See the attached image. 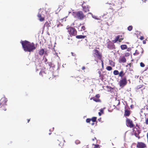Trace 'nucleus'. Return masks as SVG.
Instances as JSON below:
<instances>
[{
    "instance_id": "obj_1",
    "label": "nucleus",
    "mask_w": 148,
    "mask_h": 148,
    "mask_svg": "<svg viewBox=\"0 0 148 148\" xmlns=\"http://www.w3.org/2000/svg\"><path fill=\"white\" fill-rule=\"evenodd\" d=\"M21 43L24 50L25 51L33 52L36 49L35 45L33 42L31 43L25 40L22 41Z\"/></svg>"
},
{
    "instance_id": "obj_2",
    "label": "nucleus",
    "mask_w": 148,
    "mask_h": 148,
    "mask_svg": "<svg viewBox=\"0 0 148 148\" xmlns=\"http://www.w3.org/2000/svg\"><path fill=\"white\" fill-rule=\"evenodd\" d=\"M73 13L75 18L80 20H83L85 17V15L81 11L73 12Z\"/></svg>"
},
{
    "instance_id": "obj_3",
    "label": "nucleus",
    "mask_w": 148,
    "mask_h": 148,
    "mask_svg": "<svg viewBox=\"0 0 148 148\" xmlns=\"http://www.w3.org/2000/svg\"><path fill=\"white\" fill-rule=\"evenodd\" d=\"M45 13H46V11L44 8H40L39 9L37 16L39 18L40 21H42L45 20V17L42 16V15H44Z\"/></svg>"
},
{
    "instance_id": "obj_4",
    "label": "nucleus",
    "mask_w": 148,
    "mask_h": 148,
    "mask_svg": "<svg viewBox=\"0 0 148 148\" xmlns=\"http://www.w3.org/2000/svg\"><path fill=\"white\" fill-rule=\"evenodd\" d=\"M93 55L95 58H97L99 60H101L102 57L101 53L97 49L93 50Z\"/></svg>"
},
{
    "instance_id": "obj_5",
    "label": "nucleus",
    "mask_w": 148,
    "mask_h": 148,
    "mask_svg": "<svg viewBox=\"0 0 148 148\" xmlns=\"http://www.w3.org/2000/svg\"><path fill=\"white\" fill-rule=\"evenodd\" d=\"M68 31L71 36H75L77 34L76 30L73 27H70L68 28Z\"/></svg>"
},
{
    "instance_id": "obj_6",
    "label": "nucleus",
    "mask_w": 148,
    "mask_h": 148,
    "mask_svg": "<svg viewBox=\"0 0 148 148\" xmlns=\"http://www.w3.org/2000/svg\"><path fill=\"white\" fill-rule=\"evenodd\" d=\"M127 78L126 76H125L120 80L119 82V85L121 88L124 87L127 84Z\"/></svg>"
},
{
    "instance_id": "obj_7",
    "label": "nucleus",
    "mask_w": 148,
    "mask_h": 148,
    "mask_svg": "<svg viewBox=\"0 0 148 148\" xmlns=\"http://www.w3.org/2000/svg\"><path fill=\"white\" fill-rule=\"evenodd\" d=\"M126 124L128 127L130 128H133L134 126L132 121L127 117L126 120Z\"/></svg>"
},
{
    "instance_id": "obj_8",
    "label": "nucleus",
    "mask_w": 148,
    "mask_h": 148,
    "mask_svg": "<svg viewBox=\"0 0 148 148\" xmlns=\"http://www.w3.org/2000/svg\"><path fill=\"white\" fill-rule=\"evenodd\" d=\"M124 35H119L116 36L114 40H112V42L114 43H116L117 41L119 42H121L124 39Z\"/></svg>"
},
{
    "instance_id": "obj_9",
    "label": "nucleus",
    "mask_w": 148,
    "mask_h": 148,
    "mask_svg": "<svg viewBox=\"0 0 148 148\" xmlns=\"http://www.w3.org/2000/svg\"><path fill=\"white\" fill-rule=\"evenodd\" d=\"M133 132L134 133V135L138 138V139L140 138V137L139 135V134L141 132V130L138 129L136 127H134L132 129Z\"/></svg>"
},
{
    "instance_id": "obj_10",
    "label": "nucleus",
    "mask_w": 148,
    "mask_h": 148,
    "mask_svg": "<svg viewBox=\"0 0 148 148\" xmlns=\"http://www.w3.org/2000/svg\"><path fill=\"white\" fill-rule=\"evenodd\" d=\"M8 101V99L5 97H2L0 100V103L1 105L3 106H6V103Z\"/></svg>"
},
{
    "instance_id": "obj_11",
    "label": "nucleus",
    "mask_w": 148,
    "mask_h": 148,
    "mask_svg": "<svg viewBox=\"0 0 148 148\" xmlns=\"http://www.w3.org/2000/svg\"><path fill=\"white\" fill-rule=\"evenodd\" d=\"M85 3L84 1L82 5V6L84 12H87L89 11V7L88 5H84V3Z\"/></svg>"
},
{
    "instance_id": "obj_12",
    "label": "nucleus",
    "mask_w": 148,
    "mask_h": 148,
    "mask_svg": "<svg viewBox=\"0 0 148 148\" xmlns=\"http://www.w3.org/2000/svg\"><path fill=\"white\" fill-rule=\"evenodd\" d=\"M146 147V145L142 142H138L136 145V147L138 148H144Z\"/></svg>"
},
{
    "instance_id": "obj_13",
    "label": "nucleus",
    "mask_w": 148,
    "mask_h": 148,
    "mask_svg": "<svg viewBox=\"0 0 148 148\" xmlns=\"http://www.w3.org/2000/svg\"><path fill=\"white\" fill-rule=\"evenodd\" d=\"M74 27H76L74 26ZM77 28L78 30L79 31H84L86 29V27L84 26H82V24L80 23L77 27H76Z\"/></svg>"
},
{
    "instance_id": "obj_14",
    "label": "nucleus",
    "mask_w": 148,
    "mask_h": 148,
    "mask_svg": "<svg viewBox=\"0 0 148 148\" xmlns=\"http://www.w3.org/2000/svg\"><path fill=\"white\" fill-rule=\"evenodd\" d=\"M126 61V60L125 56H123L121 58H120L119 60V62L120 63H125Z\"/></svg>"
},
{
    "instance_id": "obj_15",
    "label": "nucleus",
    "mask_w": 148,
    "mask_h": 148,
    "mask_svg": "<svg viewBox=\"0 0 148 148\" xmlns=\"http://www.w3.org/2000/svg\"><path fill=\"white\" fill-rule=\"evenodd\" d=\"M143 50V49L142 48H140L138 49H137L136 50L135 53H134L133 55H139L140 54L139 51H142ZM140 52L141 53V54H142V52L141 51Z\"/></svg>"
},
{
    "instance_id": "obj_16",
    "label": "nucleus",
    "mask_w": 148,
    "mask_h": 148,
    "mask_svg": "<svg viewBox=\"0 0 148 148\" xmlns=\"http://www.w3.org/2000/svg\"><path fill=\"white\" fill-rule=\"evenodd\" d=\"M130 114V110L127 109L125 110L124 116H129Z\"/></svg>"
},
{
    "instance_id": "obj_17",
    "label": "nucleus",
    "mask_w": 148,
    "mask_h": 148,
    "mask_svg": "<svg viewBox=\"0 0 148 148\" xmlns=\"http://www.w3.org/2000/svg\"><path fill=\"white\" fill-rule=\"evenodd\" d=\"M39 74L42 77H45L46 75V73L43 70L40 71Z\"/></svg>"
},
{
    "instance_id": "obj_18",
    "label": "nucleus",
    "mask_w": 148,
    "mask_h": 148,
    "mask_svg": "<svg viewBox=\"0 0 148 148\" xmlns=\"http://www.w3.org/2000/svg\"><path fill=\"white\" fill-rule=\"evenodd\" d=\"M90 100L92 99L93 101L97 102H100L101 100L99 99H96L95 97H93L90 99Z\"/></svg>"
},
{
    "instance_id": "obj_19",
    "label": "nucleus",
    "mask_w": 148,
    "mask_h": 148,
    "mask_svg": "<svg viewBox=\"0 0 148 148\" xmlns=\"http://www.w3.org/2000/svg\"><path fill=\"white\" fill-rule=\"evenodd\" d=\"M42 66H41V64H38V65L36 66V71H38L39 70H42Z\"/></svg>"
},
{
    "instance_id": "obj_20",
    "label": "nucleus",
    "mask_w": 148,
    "mask_h": 148,
    "mask_svg": "<svg viewBox=\"0 0 148 148\" xmlns=\"http://www.w3.org/2000/svg\"><path fill=\"white\" fill-rule=\"evenodd\" d=\"M76 37L77 39H83L85 38L86 37V36H83V35H77L76 36Z\"/></svg>"
},
{
    "instance_id": "obj_21",
    "label": "nucleus",
    "mask_w": 148,
    "mask_h": 148,
    "mask_svg": "<svg viewBox=\"0 0 148 148\" xmlns=\"http://www.w3.org/2000/svg\"><path fill=\"white\" fill-rule=\"evenodd\" d=\"M50 23H49L47 21H46L45 23L44 27H45V26L46 27L48 28L49 27H50Z\"/></svg>"
},
{
    "instance_id": "obj_22",
    "label": "nucleus",
    "mask_w": 148,
    "mask_h": 148,
    "mask_svg": "<svg viewBox=\"0 0 148 148\" xmlns=\"http://www.w3.org/2000/svg\"><path fill=\"white\" fill-rule=\"evenodd\" d=\"M121 47L122 50H124L127 48V46L126 45H121Z\"/></svg>"
},
{
    "instance_id": "obj_23",
    "label": "nucleus",
    "mask_w": 148,
    "mask_h": 148,
    "mask_svg": "<svg viewBox=\"0 0 148 148\" xmlns=\"http://www.w3.org/2000/svg\"><path fill=\"white\" fill-rule=\"evenodd\" d=\"M125 75V73H124L123 71H121L119 73V76L121 77H122Z\"/></svg>"
},
{
    "instance_id": "obj_24",
    "label": "nucleus",
    "mask_w": 148,
    "mask_h": 148,
    "mask_svg": "<svg viewBox=\"0 0 148 148\" xmlns=\"http://www.w3.org/2000/svg\"><path fill=\"white\" fill-rule=\"evenodd\" d=\"M44 52V50L43 49H40L39 51V54L40 55H42Z\"/></svg>"
},
{
    "instance_id": "obj_25",
    "label": "nucleus",
    "mask_w": 148,
    "mask_h": 148,
    "mask_svg": "<svg viewBox=\"0 0 148 148\" xmlns=\"http://www.w3.org/2000/svg\"><path fill=\"white\" fill-rule=\"evenodd\" d=\"M98 73L99 74V77H100L101 79H103L104 76L103 75L101 74V71H99Z\"/></svg>"
},
{
    "instance_id": "obj_26",
    "label": "nucleus",
    "mask_w": 148,
    "mask_h": 148,
    "mask_svg": "<svg viewBox=\"0 0 148 148\" xmlns=\"http://www.w3.org/2000/svg\"><path fill=\"white\" fill-rule=\"evenodd\" d=\"M119 72L118 70H115L113 71V74L114 75H119Z\"/></svg>"
},
{
    "instance_id": "obj_27",
    "label": "nucleus",
    "mask_w": 148,
    "mask_h": 148,
    "mask_svg": "<svg viewBox=\"0 0 148 148\" xmlns=\"http://www.w3.org/2000/svg\"><path fill=\"white\" fill-rule=\"evenodd\" d=\"M5 106H1V110H4V111L6 110V109L5 108Z\"/></svg>"
},
{
    "instance_id": "obj_28",
    "label": "nucleus",
    "mask_w": 148,
    "mask_h": 148,
    "mask_svg": "<svg viewBox=\"0 0 148 148\" xmlns=\"http://www.w3.org/2000/svg\"><path fill=\"white\" fill-rule=\"evenodd\" d=\"M106 69L108 71H110L112 70V68L111 66H108L106 67Z\"/></svg>"
},
{
    "instance_id": "obj_29",
    "label": "nucleus",
    "mask_w": 148,
    "mask_h": 148,
    "mask_svg": "<svg viewBox=\"0 0 148 148\" xmlns=\"http://www.w3.org/2000/svg\"><path fill=\"white\" fill-rule=\"evenodd\" d=\"M91 119V121H92L93 122H95L96 121L97 117H92Z\"/></svg>"
},
{
    "instance_id": "obj_30",
    "label": "nucleus",
    "mask_w": 148,
    "mask_h": 148,
    "mask_svg": "<svg viewBox=\"0 0 148 148\" xmlns=\"http://www.w3.org/2000/svg\"><path fill=\"white\" fill-rule=\"evenodd\" d=\"M103 113V110L101 109L100 110V112L98 113L99 115L100 116Z\"/></svg>"
},
{
    "instance_id": "obj_31",
    "label": "nucleus",
    "mask_w": 148,
    "mask_h": 148,
    "mask_svg": "<svg viewBox=\"0 0 148 148\" xmlns=\"http://www.w3.org/2000/svg\"><path fill=\"white\" fill-rule=\"evenodd\" d=\"M92 145H94V148H100V146L98 144L94 145L93 144Z\"/></svg>"
},
{
    "instance_id": "obj_32",
    "label": "nucleus",
    "mask_w": 148,
    "mask_h": 148,
    "mask_svg": "<svg viewBox=\"0 0 148 148\" xmlns=\"http://www.w3.org/2000/svg\"><path fill=\"white\" fill-rule=\"evenodd\" d=\"M106 88L109 89L108 90L109 91H111L112 89H113V88L111 87V86H107L106 87Z\"/></svg>"
},
{
    "instance_id": "obj_33",
    "label": "nucleus",
    "mask_w": 148,
    "mask_h": 148,
    "mask_svg": "<svg viewBox=\"0 0 148 148\" xmlns=\"http://www.w3.org/2000/svg\"><path fill=\"white\" fill-rule=\"evenodd\" d=\"M143 87V86L142 85H139L138 86H137L136 89H139L141 88H142Z\"/></svg>"
},
{
    "instance_id": "obj_34",
    "label": "nucleus",
    "mask_w": 148,
    "mask_h": 148,
    "mask_svg": "<svg viewBox=\"0 0 148 148\" xmlns=\"http://www.w3.org/2000/svg\"><path fill=\"white\" fill-rule=\"evenodd\" d=\"M132 28L133 27L132 26H130L128 27L127 29L129 31H130L132 29Z\"/></svg>"
},
{
    "instance_id": "obj_35",
    "label": "nucleus",
    "mask_w": 148,
    "mask_h": 148,
    "mask_svg": "<svg viewBox=\"0 0 148 148\" xmlns=\"http://www.w3.org/2000/svg\"><path fill=\"white\" fill-rule=\"evenodd\" d=\"M110 64L112 65L113 66H114L115 64H114V62H113V61H112L111 60L110 62Z\"/></svg>"
},
{
    "instance_id": "obj_36",
    "label": "nucleus",
    "mask_w": 148,
    "mask_h": 148,
    "mask_svg": "<svg viewBox=\"0 0 148 148\" xmlns=\"http://www.w3.org/2000/svg\"><path fill=\"white\" fill-rule=\"evenodd\" d=\"M140 65L141 67H144L145 66V64L142 62L140 63Z\"/></svg>"
},
{
    "instance_id": "obj_37",
    "label": "nucleus",
    "mask_w": 148,
    "mask_h": 148,
    "mask_svg": "<svg viewBox=\"0 0 148 148\" xmlns=\"http://www.w3.org/2000/svg\"><path fill=\"white\" fill-rule=\"evenodd\" d=\"M130 55V53H129L127 52L125 53V56L126 57H128Z\"/></svg>"
},
{
    "instance_id": "obj_38",
    "label": "nucleus",
    "mask_w": 148,
    "mask_h": 148,
    "mask_svg": "<svg viewBox=\"0 0 148 148\" xmlns=\"http://www.w3.org/2000/svg\"><path fill=\"white\" fill-rule=\"evenodd\" d=\"M95 98H97V99H99L100 97V95L99 94H97L95 97Z\"/></svg>"
},
{
    "instance_id": "obj_39",
    "label": "nucleus",
    "mask_w": 148,
    "mask_h": 148,
    "mask_svg": "<svg viewBox=\"0 0 148 148\" xmlns=\"http://www.w3.org/2000/svg\"><path fill=\"white\" fill-rule=\"evenodd\" d=\"M91 121V119H87L86 120V121L87 123H90Z\"/></svg>"
},
{
    "instance_id": "obj_40",
    "label": "nucleus",
    "mask_w": 148,
    "mask_h": 148,
    "mask_svg": "<svg viewBox=\"0 0 148 148\" xmlns=\"http://www.w3.org/2000/svg\"><path fill=\"white\" fill-rule=\"evenodd\" d=\"M75 142L76 144H77L80 143V141L79 140H77L75 141Z\"/></svg>"
},
{
    "instance_id": "obj_41",
    "label": "nucleus",
    "mask_w": 148,
    "mask_h": 148,
    "mask_svg": "<svg viewBox=\"0 0 148 148\" xmlns=\"http://www.w3.org/2000/svg\"><path fill=\"white\" fill-rule=\"evenodd\" d=\"M145 123L146 124H148V118L146 119H145Z\"/></svg>"
},
{
    "instance_id": "obj_42",
    "label": "nucleus",
    "mask_w": 148,
    "mask_h": 148,
    "mask_svg": "<svg viewBox=\"0 0 148 148\" xmlns=\"http://www.w3.org/2000/svg\"><path fill=\"white\" fill-rule=\"evenodd\" d=\"M47 59L46 58H45L44 59V62H45L46 63V64H47L46 63V62H47Z\"/></svg>"
},
{
    "instance_id": "obj_43",
    "label": "nucleus",
    "mask_w": 148,
    "mask_h": 148,
    "mask_svg": "<svg viewBox=\"0 0 148 148\" xmlns=\"http://www.w3.org/2000/svg\"><path fill=\"white\" fill-rule=\"evenodd\" d=\"M92 140L93 141L96 140V141H97L96 138L95 137H94V138H92Z\"/></svg>"
},
{
    "instance_id": "obj_44",
    "label": "nucleus",
    "mask_w": 148,
    "mask_h": 148,
    "mask_svg": "<svg viewBox=\"0 0 148 148\" xmlns=\"http://www.w3.org/2000/svg\"><path fill=\"white\" fill-rule=\"evenodd\" d=\"M140 39L141 40H142L144 39V37L143 36H141L140 37Z\"/></svg>"
},
{
    "instance_id": "obj_45",
    "label": "nucleus",
    "mask_w": 148,
    "mask_h": 148,
    "mask_svg": "<svg viewBox=\"0 0 148 148\" xmlns=\"http://www.w3.org/2000/svg\"><path fill=\"white\" fill-rule=\"evenodd\" d=\"M82 70H84V69H85V67L84 66H83L82 67Z\"/></svg>"
},
{
    "instance_id": "obj_46",
    "label": "nucleus",
    "mask_w": 148,
    "mask_h": 148,
    "mask_svg": "<svg viewBox=\"0 0 148 148\" xmlns=\"http://www.w3.org/2000/svg\"><path fill=\"white\" fill-rule=\"evenodd\" d=\"M92 17H93L94 18H95V19H98V18H97V16H92Z\"/></svg>"
},
{
    "instance_id": "obj_47",
    "label": "nucleus",
    "mask_w": 148,
    "mask_h": 148,
    "mask_svg": "<svg viewBox=\"0 0 148 148\" xmlns=\"http://www.w3.org/2000/svg\"><path fill=\"white\" fill-rule=\"evenodd\" d=\"M143 44H145L146 43V41L145 40H143Z\"/></svg>"
},
{
    "instance_id": "obj_48",
    "label": "nucleus",
    "mask_w": 148,
    "mask_h": 148,
    "mask_svg": "<svg viewBox=\"0 0 148 148\" xmlns=\"http://www.w3.org/2000/svg\"><path fill=\"white\" fill-rule=\"evenodd\" d=\"M147 140H148V133L147 134Z\"/></svg>"
},
{
    "instance_id": "obj_49",
    "label": "nucleus",
    "mask_w": 148,
    "mask_h": 148,
    "mask_svg": "<svg viewBox=\"0 0 148 148\" xmlns=\"http://www.w3.org/2000/svg\"><path fill=\"white\" fill-rule=\"evenodd\" d=\"M120 101H118V105H119V104H120Z\"/></svg>"
},
{
    "instance_id": "obj_50",
    "label": "nucleus",
    "mask_w": 148,
    "mask_h": 148,
    "mask_svg": "<svg viewBox=\"0 0 148 148\" xmlns=\"http://www.w3.org/2000/svg\"><path fill=\"white\" fill-rule=\"evenodd\" d=\"M30 119H29L28 120V121H27L28 123L30 121Z\"/></svg>"
},
{
    "instance_id": "obj_51",
    "label": "nucleus",
    "mask_w": 148,
    "mask_h": 148,
    "mask_svg": "<svg viewBox=\"0 0 148 148\" xmlns=\"http://www.w3.org/2000/svg\"><path fill=\"white\" fill-rule=\"evenodd\" d=\"M94 123H92L91 124L92 125H94Z\"/></svg>"
},
{
    "instance_id": "obj_52",
    "label": "nucleus",
    "mask_w": 148,
    "mask_h": 148,
    "mask_svg": "<svg viewBox=\"0 0 148 148\" xmlns=\"http://www.w3.org/2000/svg\"><path fill=\"white\" fill-rule=\"evenodd\" d=\"M72 53V55L73 56H74V55H73V53L72 52V53Z\"/></svg>"
},
{
    "instance_id": "obj_53",
    "label": "nucleus",
    "mask_w": 148,
    "mask_h": 148,
    "mask_svg": "<svg viewBox=\"0 0 148 148\" xmlns=\"http://www.w3.org/2000/svg\"><path fill=\"white\" fill-rule=\"evenodd\" d=\"M131 64V63H130L129 64V65H130H130Z\"/></svg>"
},
{
    "instance_id": "obj_54",
    "label": "nucleus",
    "mask_w": 148,
    "mask_h": 148,
    "mask_svg": "<svg viewBox=\"0 0 148 148\" xmlns=\"http://www.w3.org/2000/svg\"><path fill=\"white\" fill-rule=\"evenodd\" d=\"M51 134V133H49V134L50 135Z\"/></svg>"
},
{
    "instance_id": "obj_55",
    "label": "nucleus",
    "mask_w": 148,
    "mask_h": 148,
    "mask_svg": "<svg viewBox=\"0 0 148 148\" xmlns=\"http://www.w3.org/2000/svg\"><path fill=\"white\" fill-rule=\"evenodd\" d=\"M102 65H103V62H102Z\"/></svg>"
},
{
    "instance_id": "obj_56",
    "label": "nucleus",
    "mask_w": 148,
    "mask_h": 148,
    "mask_svg": "<svg viewBox=\"0 0 148 148\" xmlns=\"http://www.w3.org/2000/svg\"><path fill=\"white\" fill-rule=\"evenodd\" d=\"M138 128H139V127L138 126Z\"/></svg>"
}]
</instances>
